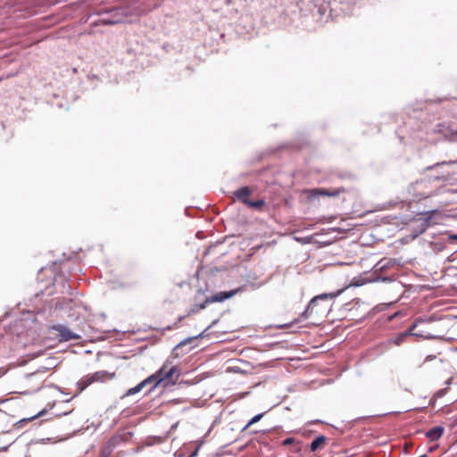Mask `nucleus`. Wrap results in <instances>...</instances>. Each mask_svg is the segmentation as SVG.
<instances>
[{
  "label": "nucleus",
  "mask_w": 457,
  "mask_h": 457,
  "mask_svg": "<svg viewBox=\"0 0 457 457\" xmlns=\"http://www.w3.org/2000/svg\"><path fill=\"white\" fill-rule=\"evenodd\" d=\"M345 192H346L345 187H337L333 189L314 188L306 190V194L309 197H316L320 195L335 197Z\"/></svg>",
  "instance_id": "nucleus-6"
},
{
  "label": "nucleus",
  "mask_w": 457,
  "mask_h": 457,
  "mask_svg": "<svg viewBox=\"0 0 457 457\" xmlns=\"http://www.w3.org/2000/svg\"><path fill=\"white\" fill-rule=\"evenodd\" d=\"M102 23H103V24H107V25H112V24H115V23H116V21H111V20H103V21H102Z\"/></svg>",
  "instance_id": "nucleus-18"
},
{
  "label": "nucleus",
  "mask_w": 457,
  "mask_h": 457,
  "mask_svg": "<svg viewBox=\"0 0 457 457\" xmlns=\"http://www.w3.org/2000/svg\"><path fill=\"white\" fill-rule=\"evenodd\" d=\"M436 212V211H430V212H427L424 215L427 216V219H431L432 216Z\"/></svg>",
  "instance_id": "nucleus-17"
},
{
  "label": "nucleus",
  "mask_w": 457,
  "mask_h": 457,
  "mask_svg": "<svg viewBox=\"0 0 457 457\" xmlns=\"http://www.w3.org/2000/svg\"><path fill=\"white\" fill-rule=\"evenodd\" d=\"M449 239L452 240V241H456L457 240V234H450L448 236Z\"/></svg>",
  "instance_id": "nucleus-19"
},
{
  "label": "nucleus",
  "mask_w": 457,
  "mask_h": 457,
  "mask_svg": "<svg viewBox=\"0 0 457 457\" xmlns=\"http://www.w3.org/2000/svg\"><path fill=\"white\" fill-rule=\"evenodd\" d=\"M416 326H417V325H416V323H414L413 325H411V326L409 328L408 331H406V332H404V333H403V334H400V335L395 338V345H401V344L404 341L405 337H408V336L422 337L420 334L416 333V332L414 331V329H415Z\"/></svg>",
  "instance_id": "nucleus-8"
},
{
  "label": "nucleus",
  "mask_w": 457,
  "mask_h": 457,
  "mask_svg": "<svg viewBox=\"0 0 457 457\" xmlns=\"http://www.w3.org/2000/svg\"><path fill=\"white\" fill-rule=\"evenodd\" d=\"M295 438L293 437H287L286 438L283 442H282V445H285V446H287V445H290L292 444L295 443Z\"/></svg>",
  "instance_id": "nucleus-16"
},
{
  "label": "nucleus",
  "mask_w": 457,
  "mask_h": 457,
  "mask_svg": "<svg viewBox=\"0 0 457 457\" xmlns=\"http://www.w3.org/2000/svg\"><path fill=\"white\" fill-rule=\"evenodd\" d=\"M433 451H434V447H430L428 450L429 453H432Z\"/></svg>",
  "instance_id": "nucleus-22"
},
{
  "label": "nucleus",
  "mask_w": 457,
  "mask_h": 457,
  "mask_svg": "<svg viewBox=\"0 0 457 457\" xmlns=\"http://www.w3.org/2000/svg\"><path fill=\"white\" fill-rule=\"evenodd\" d=\"M265 204V202L263 200H257V201H247L246 202V204L248 207H251V208H254V209H258V210H261Z\"/></svg>",
  "instance_id": "nucleus-13"
},
{
  "label": "nucleus",
  "mask_w": 457,
  "mask_h": 457,
  "mask_svg": "<svg viewBox=\"0 0 457 457\" xmlns=\"http://www.w3.org/2000/svg\"><path fill=\"white\" fill-rule=\"evenodd\" d=\"M452 380H453V378H452V377H450L449 378H447V380H446V382H445V383H446V385H450V384H451V382H452Z\"/></svg>",
  "instance_id": "nucleus-21"
},
{
  "label": "nucleus",
  "mask_w": 457,
  "mask_h": 457,
  "mask_svg": "<svg viewBox=\"0 0 457 457\" xmlns=\"http://www.w3.org/2000/svg\"><path fill=\"white\" fill-rule=\"evenodd\" d=\"M210 303L211 302H207V298H206L204 303H199V304H195L193 306V308L191 309V311L188 312V314L195 313V312H199L200 310H204L206 307V305Z\"/></svg>",
  "instance_id": "nucleus-14"
},
{
  "label": "nucleus",
  "mask_w": 457,
  "mask_h": 457,
  "mask_svg": "<svg viewBox=\"0 0 457 457\" xmlns=\"http://www.w3.org/2000/svg\"><path fill=\"white\" fill-rule=\"evenodd\" d=\"M107 378V371L101 370L96 371L93 374L87 375L83 377L79 381L77 382V394H80L84 391L89 385L95 382H102L105 380Z\"/></svg>",
  "instance_id": "nucleus-5"
},
{
  "label": "nucleus",
  "mask_w": 457,
  "mask_h": 457,
  "mask_svg": "<svg viewBox=\"0 0 457 457\" xmlns=\"http://www.w3.org/2000/svg\"><path fill=\"white\" fill-rule=\"evenodd\" d=\"M420 457H428V455L427 454H423V455H421Z\"/></svg>",
  "instance_id": "nucleus-23"
},
{
  "label": "nucleus",
  "mask_w": 457,
  "mask_h": 457,
  "mask_svg": "<svg viewBox=\"0 0 457 457\" xmlns=\"http://www.w3.org/2000/svg\"><path fill=\"white\" fill-rule=\"evenodd\" d=\"M122 438L120 436H114L111 437L108 442L106 443V446L104 448V453L107 454H110L112 451V449L117 446L120 442Z\"/></svg>",
  "instance_id": "nucleus-12"
},
{
  "label": "nucleus",
  "mask_w": 457,
  "mask_h": 457,
  "mask_svg": "<svg viewBox=\"0 0 457 457\" xmlns=\"http://www.w3.org/2000/svg\"><path fill=\"white\" fill-rule=\"evenodd\" d=\"M264 413H260V414H257L255 415L254 417H253L249 422L247 423V425L245 427V429L249 428L251 425L258 422L259 420H261V419L263 417Z\"/></svg>",
  "instance_id": "nucleus-15"
},
{
  "label": "nucleus",
  "mask_w": 457,
  "mask_h": 457,
  "mask_svg": "<svg viewBox=\"0 0 457 457\" xmlns=\"http://www.w3.org/2000/svg\"><path fill=\"white\" fill-rule=\"evenodd\" d=\"M250 194H251V190L248 187H241L235 192V195L237 196V198L238 200H240L242 203H244L245 204H246V202L249 201V199L247 197H248V195H250Z\"/></svg>",
  "instance_id": "nucleus-10"
},
{
  "label": "nucleus",
  "mask_w": 457,
  "mask_h": 457,
  "mask_svg": "<svg viewBox=\"0 0 457 457\" xmlns=\"http://www.w3.org/2000/svg\"><path fill=\"white\" fill-rule=\"evenodd\" d=\"M337 294H321L314 296L309 303L305 311L302 313L303 319H308L312 316L323 315L328 309L327 304H320V301L333 299Z\"/></svg>",
  "instance_id": "nucleus-2"
},
{
  "label": "nucleus",
  "mask_w": 457,
  "mask_h": 457,
  "mask_svg": "<svg viewBox=\"0 0 457 457\" xmlns=\"http://www.w3.org/2000/svg\"><path fill=\"white\" fill-rule=\"evenodd\" d=\"M234 295V292H220L218 294L213 295L211 297H207V302L214 303V302H222Z\"/></svg>",
  "instance_id": "nucleus-11"
},
{
  "label": "nucleus",
  "mask_w": 457,
  "mask_h": 457,
  "mask_svg": "<svg viewBox=\"0 0 457 457\" xmlns=\"http://www.w3.org/2000/svg\"><path fill=\"white\" fill-rule=\"evenodd\" d=\"M445 428L443 426H436L426 432V436L430 441H436L438 440L444 434Z\"/></svg>",
  "instance_id": "nucleus-7"
},
{
  "label": "nucleus",
  "mask_w": 457,
  "mask_h": 457,
  "mask_svg": "<svg viewBox=\"0 0 457 457\" xmlns=\"http://www.w3.org/2000/svg\"><path fill=\"white\" fill-rule=\"evenodd\" d=\"M50 337L59 342L79 339V337L63 325H53L48 328Z\"/></svg>",
  "instance_id": "nucleus-3"
},
{
  "label": "nucleus",
  "mask_w": 457,
  "mask_h": 457,
  "mask_svg": "<svg viewBox=\"0 0 457 457\" xmlns=\"http://www.w3.org/2000/svg\"><path fill=\"white\" fill-rule=\"evenodd\" d=\"M455 162H437L432 166H428L425 169L426 171L429 172L428 177L432 179H437L442 181H446L451 179L452 174L449 171H440L439 170L442 169L445 165L453 164Z\"/></svg>",
  "instance_id": "nucleus-4"
},
{
  "label": "nucleus",
  "mask_w": 457,
  "mask_h": 457,
  "mask_svg": "<svg viewBox=\"0 0 457 457\" xmlns=\"http://www.w3.org/2000/svg\"><path fill=\"white\" fill-rule=\"evenodd\" d=\"M328 441V438L320 435L317 436L310 445V451L311 452H316L319 449H321L324 447L326 442Z\"/></svg>",
  "instance_id": "nucleus-9"
},
{
  "label": "nucleus",
  "mask_w": 457,
  "mask_h": 457,
  "mask_svg": "<svg viewBox=\"0 0 457 457\" xmlns=\"http://www.w3.org/2000/svg\"><path fill=\"white\" fill-rule=\"evenodd\" d=\"M174 361L175 358L167 359L155 373L141 381L136 386L129 388L125 395H135L151 384H153L152 389L156 388L162 383H165V385H175L181 375V369L179 365L174 363Z\"/></svg>",
  "instance_id": "nucleus-1"
},
{
  "label": "nucleus",
  "mask_w": 457,
  "mask_h": 457,
  "mask_svg": "<svg viewBox=\"0 0 457 457\" xmlns=\"http://www.w3.org/2000/svg\"><path fill=\"white\" fill-rule=\"evenodd\" d=\"M436 358L435 355H428L426 358H425V362L427 361H432Z\"/></svg>",
  "instance_id": "nucleus-20"
}]
</instances>
